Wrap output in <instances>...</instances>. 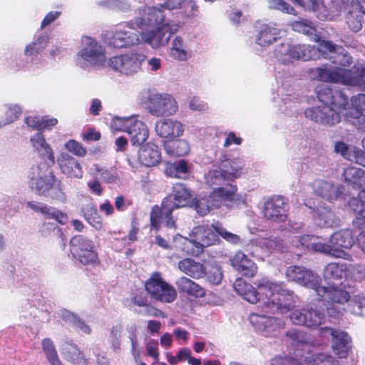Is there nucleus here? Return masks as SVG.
Here are the masks:
<instances>
[{
    "label": "nucleus",
    "mask_w": 365,
    "mask_h": 365,
    "mask_svg": "<svg viewBox=\"0 0 365 365\" xmlns=\"http://www.w3.org/2000/svg\"><path fill=\"white\" fill-rule=\"evenodd\" d=\"M289 319L294 324L315 328L324 321L325 315L322 310L309 304L302 309L293 310L289 314Z\"/></svg>",
    "instance_id": "14"
},
{
    "label": "nucleus",
    "mask_w": 365,
    "mask_h": 365,
    "mask_svg": "<svg viewBox=\"0 0 365 365\" xmlns=\"http://www.w3.org/2000/svg\"><path fill=\"white\" fill-rule=\"evenodd\" d=\"M231 264L237 272L248 277H254L257 272V264L241 251L236 252L231 259Z\"/></svg>",
    "instance_id": "26"
},
{
    "label": "nucleus",
    "mask_w": 365,
    "mask_h": 365,
    "mask_svg": "<svg viewBox=\"0 0 365 365\" xmlns=\"http://www.w3.org/2000/svg\"><path fill=\"white\" fill-rule=\"evenodd\" d=\"M148 108L153 115L171 116L178 111V103L170 94L156 93L149 96Z\"/></svg>",
    "instance_id": "12"
},
{
    "label": "nucleus",
    "mask_w": 365,
    "mask_h": 365,
    "mask_svg": "<svg viewBox=\"0 0 365 365\" xmlns=\"http://www.w3.org/2000/svg\"><path fill=\"white\" fill-rule=\"evenodd\" d=\"M65 148L71 153L80 157H83L86 154V150L77 141L70 140L65 143Z\"/></svg>",
    "instance_id": "61"
},
{
    "label": "nucleus",
    "mask_w": 365,
    "mask_h": 365,
    "mask_svg": "<svg viewBox=\"0 0 365 365\" xmlns=\"http://www.w3.org/2000/svg\"><path fill=\"white\" fill-rule=\"evenodd\" d=\"M106 6L111 9L126 11L130 9L129 4L125 0H108Z\"/></svg>",
    "instance_id": "64"
},
{
    "label": "nucleus",
    "mask_w": 365,
    "mask_h": 365,
    "mask_svg": "<svg viewBox=\"0 0 365 365\" xmlns=\"http://www.w3.org/2000/svg\"><path fill=\"white\" fill-rule=\"evenodd\" d=\"M173 169L175 172V176L178 178H180L182 175H187L189 172V167L187 162L185 160H180L173 164L170 170ZM169 168L167 169V172H168Z\"/></svg>",
    "instance_id": "63"
},
{
    "label": "nucleus",
    "mask_w": 365,
    "mask_h": 365,
    "mask_svg": "<svg viewBox=\"0 0 365 365\" xmlns=\"http://www.w3.org/2000/svg\"><path fill=\"white\" fill-rule=\"evenodd\" d=\"M83 48L76 58V64L86 68L90 66H99L106 62L104 48L96 40L86 36L82 39Z\"/></svg>",
    "instance_id": "8"
},
{
    "label": "nucleus",
    "mask_w": 365,
    "mask_h": 365,
    "mask_svg": "<svg viewBox=\"0 0 365 365\" xmlns=\"http://www.w3.org/2000/svg\"><path fill=\"white\" fill-rule=\"evenodd\" d=\"M170 56L178 61H187L192 56L190 50L180 36L175 37L172 42Z\"/></svg>",
    "instance_id": "38"
},
{
    "label": "nucleus",
    "mask_w": 365,
    "mask_h": 365,
    "mask_svg": "<svg viewBox=\"0 0 365 365\" xmlns=\"http://www.w3.org/2000/svg\"><path fill=\"white\" fill-rule=\"evenodd\" d=\"M320 281L321 279L317 274L309 269H307V272L305 273V277L303 282L301 283V285L314 289L317 294L318 289L322 287L320 285Z\"/></svg>",
    "instance_id": "51"
},
{
    "label": "nucleus",
    "mask_w": 365,
    "mask_h": 365,
    "mask_svg": "<svg viewBox=\"0 0 365 365\" xmlns=\"http://www.w3.org/2000/svg\"><path fill=\"white\" fill-rule=\"evenodd\" d=\"M175 284L180 292L187 295L195 297H202L205 295V291L201 286L186 277H180Z\"/></svg>",
    "instance_id": "33"
},
{
    "label": "nucleus",
    "mask_w": 365,
    "mask_h": 365,
    "mask_svg": "<svg viewBox=\"0 0 365 365\" xmlns=\"http://www.w3.org/2000/svg\"><path fill=\"white\" fill-rule=\"evenodd\" d=\"M343 175L344 180L354 187H358L361 180L365 175V171L355 167H348L344 169Z\"/></svg>",
    "instance_id": "42"
},
{
    "label": "nucleus",
    "mask_w": 365,
    "mask_h": 365,
    "mask_svg": "<svg viewBox=\"0 0 365 365\" xmlns=\"http://www.w3.org/2000/svg\"><path fill=\"white\" fill-rule=\"evenodd\" d=\"M337 13L346 11V22L354 32L362 29V21L365 16V0H340L334 4Z\"/></svg>",
    "instance_id": "9"
},
{
    "label": "nucleus",
    "mask_w": 365,
    "mask_h": 365,
    "mask_svg": "<svg viewBox=\"0 0 365 365\" xmlns=\"http://www.w3.org/2000/svg\"><path fill=\"white\" fill-rule=\"evenodd\" d=\"M31 175L30 187L37 195L45 196L55 180V175L49 170L43 173L39 166L33 168Z\"/></svg>",
    "instance_id": "18"
},
{
    "label": "nucleus",
    "mask_w": 365,
    "mask_h": 365,
    "mask_svg": "<svg viewBox=\"0 0 365 365\" xmlns=\"http://www.w3.org/2000/svg\"><path fill=\"white\" fill-rule=\"evenodd\" d=\"M351 312L356 315L365 316V298L362 296H354L351 302Z\"/></svg>",
    "instance_id": "58"
},
{
    "label": "nucleus",
    "mask_w": 365,
    "mask_h": 365,
    "mask_svg": "<svg viewBox=\"0 0 365 365\" xmlns=\"http://www.w3.org/2000/svg\"><path fill=\"white\" fill-rule=\"evenodd\" d=\"M319 334L322 339L331 340L332 350L339 358L344 359L348 356L351 349V338L346 332L324 327L319 329Z\"/></svg>",
    "instance_id": "13"
},
{
    "label": "nucleus",
    "mask_w": 365,
    "mask_h": 365,
    "mask_svg": "<svg viewBox=\"0 0 365 365\" xmlns=\"http://www.w3.org/2000/svg\"><path fill=\"white\" fill-rule=\"evenodd\" d=\"M215 208L212 205V197L210 195L205 198L200 199L197 201L195 209L201 215H207L211 209Z\"/></svg>",
    "instance_id": "59"
},
{
    "label": "nucleus",
    "mask_w": 365,
    "mask_h": 365,
    "mask_svg": "<svg viewBox=\"0 0 365 365\" xmlns=\"http://www.w3.org/2000/svg\"><path fill=\"white\" fill-rule=\"evenodd\" d=\"M334 152L340 154L346 159L355 162L357 163V160L363 150L355 147H349L346 143L343 141H336L334 144Z\"/></svg>",
    "instance_id": "40"
},
{
    "label": "nucleus",
    "mask_w": 365,
    "mask_h": 365,
    "mask_svg": "<svg viewBox=\"0 0 365 365\" xmlns=\"http://www.w3.org/2000/svg\"><path fill=\"white\" fill-rule=\"evenodd\" d=\"M48 38L46 36H40L26 47L25 53L28 56L37 54L46 48Z\"/></svg>",
    "instance_id": "49"
},
{
    "label": "nucleus",
    "mask_w": 365,
    "mask_h": 365,
    "mask_svg": "<svg viewBox=\"0 0 365 365\" xmlns=\"http://www.w3.org/2000/svg\"><path fill=\"white\" fill-rule=\"evenodd\" d=\"M307 356L304 357V361H307ZM302 360L303 359H301L300 361H299L291 356H279L272 359L269 364L266 365H302Z\"/></svg>",
    "instance_id": "55"
},
{
    "label": "nucleus",
    "mask_w": 365,
    "mask_h": 365,
    "mask_svg": "<svg viewBox=\"0 0 365 365\" xmlns=\"http://www.w3.org/2000/svg\"><path fill=\"white\" fill-rule=\"evenodd\" d=\"M41 345L43 351L51 365H62L58 357L54 344L50 339L46 338L43 339Z\"/></svg>",
    "instance_id": "44"
},
{
    "label": "nucleus",
    "mask_w": 365,
    "mask_h": 365,
    "mask_svg": "<svg viewBox=\"0 0 365 365\" xmlns=\"http://www.w3.org/2000/svg\"><path fill=\"white\" fill-rule=\"evenodd\" d=\"M347 266L345 263H329L324 269L323 277L327 284L331 281L341 279L346 274Z\"/></svg>",
    "instance_id": "36"
},
{
    "label": "nucleus",
    "mask_w": 365,
    "mask_h": 365,
    "mask_svg": "<svg viewBox=\"0 0 365 365\" xmlns=\"http://www.w3.org/2000/svg\"><path fill=\"white\" fill-rule=\"evenodd\" d=\"M316 73L320 81L339 83L346 86H365V64L357 62L351 69L339 67L329 68L323 66L317 68Z\"/></svg>",
    "instance_id": "7"
},
{
    "label": "nucleus",
    "mask_w": 365,
    "mask_h": 365,
    "mask_svg": "<svg viewBox=\"0 0 365 365\" xmlns=\"http://www.w3.org/2000/svg\"><path fill=\"white\" fill-rule=\"evenodd\" d=\"M311 250L314 252H322L328 255H331L334 257L333 251H337L335 249H332L331 244L328 242V243H323L319 241V238L317 237H315L312 245ZM336 253L339 254L340 252H336Z\"/></svg>",
    "instance_id": "57"
},
{
    "label": "nucleus",
    "mask_w": 365,
    "mask_h": 365,
    "mask_svg": "<svg viewBox=\"0 0 365 365\" xmlns=\"http://www.w3.org/2000/svg\"><path fill=\"white\" fill-rule=\"evenodd\" d=\"M62 317L64 321L72 324L75 328L78 329L83 333L87 334H91V329L89 326L85 324L83 321L76 317L71 312L68 311H64L62 314Z\"/></svg>",
    "instance_id": "48"
},
{
    "label": "nucleus",
    "mask_w": 365,
    "mask_h": 365,
    "mask_svg": "<svg viewBox=\"0 0 365 365\" xmlns=\"http://www.w3.org/2000/svg\"><path fill=\"white\" fill-rule=\"evenodd\" d=\"M319 105L307 108L305 116L320 125L332 127L341 121V113L347 110L348 97L341 91H333L329 86L317 91Z\"/></svg>",
    "instance_id": "5"
},
{
    "label": "nucleus",
    "mask_w": 365,
    "mask_h": 365,
    "mask_svg": "<svg viewBox=\"0 0 365 365\" xmlns=\"http://www.w3.org/2000/svg\"><path fill=\"white\" fill-rule=\"evenodd\" d=\"M5 118L0 120V126L5 125L16 120L21 113V109L18 105H6L4 106Z\"/></svg>",
    "instance_id": "50"
},
{
    "label": "nucleus",
    "mask_w": 365,
    "mask_h": 365,
    "mask_svg": "<svg viewBox=\"0 0 365 365\" xmlns=\"http://www.w3.org/2000/svg\"><path fill=\"white\" fill-rule=\"evenodd\" d=\"M45 196L49 197L51 199L56 200L62 202H66L67 199V195L63 190V185L62 182L60 180H58L56 178L52 183L51 189H49V191Z\"/></svg>",
    "instance_id": "46"
},
{
    "label": "nucleus",
    "mask_w": 365,
    "mask_h": 365,
    "mask_svg": "<svg viewBox=\"0 0 365 365\" xmlns=\"http://www.w3.org/2000/svg\"><path fill=\"white\" fill-rule=\"evenodd\" d=\"M281 31L273 24H262L256 36V42L261 46L272 44L280 38Z\"/></svg>",
    "instance_id": "28"
},
{
    "label": "nucleus",
    "mask_w": 365,
    "mask_h": 365,
    "mask_svg": "<svg viewBox=\"0 0 365 365\" xmlns=\"http://www.w3.org/2000/svg\"><path fill=\"white\" fill-rule=\"evenodd\" d=\"M138 160L146 167L158 165L161 160V153L158 146L151 143L142 146L138 151Z\"/></svg>",
    "instance_id": "27"
},
{
    "label": "nucleus",
    "mask_w": 365,
    "mask_h": 365,
    "mask_svg": "<svg viewBox=\"0 0 365 365\" xmlns=\"http://www.w3.org/2000/svg\"><path fill=\"white\" fill-rule=\"evenodd\" d=\"M71 251L94 250V243L92 240L83 235H76L70 241Z\"/></svg>",
    "instance_id": "45"
},
{
    "label": "nucleus",
    "mask_w": 365,
    "mask_h": 365,
    "mask_svg": "<svg viewBox=\"0 0 365 365\" xmlns=\"http://www.w3.org/2000/svg\"><path fill=\"white\" fill-rule=\"evenodd\" d=\"M292 26L294 31L301 32L307 35H312L314 32V29L310 22L296 21L292 24Z\"/></svg>",
    "instance_id": "60"
},
{
    "label": "nucleus",
    "mask_w": 365,
    "mask_h": 365,
    "mask_svg": "<svg viewBox=\"0 0 365 365\" xmlns=\"http://www.w3.org/2000/svg\"><path fill=\"white\" fill-rule=\"evenodd\" d=\"M351 105L347 108V110L344 113V118L346 120H353L364 115L365 112V93H359L354 96L350 100Z\"/></svg>",
    "instance_id": "32"
},
{
    "label": "nucleus",
    "mask_w": 365,
    "mask_h": 365,
    "mask_svg": "<svg viewBox=\"0 0 365 365\" xmlns=\"http://www.w3.org/2000/svg\"><path fill=\"white\" fill-rule=\"evenodd\" d=\"M192 200V194L184 184L176 183L173 185V193L163 199L164 212L168 213L175 210L187 206Z\"/></svg>",
    "instance_id": "16"
},
{
    "label": "nucleus",
    "mask_w": 365,
    "mask_h": 365,
    "mask_svg": "<svg viewBox=\"0 0 365 365\" xmlns=\"http://www.w3.org/2000/svg\"><path fill=\"white\" fill-rule=\"evenodd\" d=\"M30 143L32 148L40 155L48 158L51 163H55V157L53 149L46 142V138L42 133L38 132L30 138Z\"/></svg>",
    "instance_id": "29"
},
{
    "label": "nucleus",
    "mask_w": 365,
    "mask_h": 365,
    "mask_svg": "<svg viewBox=\"0 0 365 365\" xmlns=\"http://www.w3.org/2000/svg\"><path fill=\"white\" fill-rule=\"evenodd\" d=\"M173 210H170L168 213L164 212L163 202H162L161 207L155 205L150 215L151 228L158 230L160 225L164 223L166 227L175 230L176 228L175 220L172 216Z\"/></svg>",
    "instance_id": "25"
},
{
    "label": "nucleus",
    "mask_w": 365,
    "mask_h": 365,
    "mask_svg": "<svg viewBox=\"0 0 365 365\" xmlns=\"http://www.w3.org/2000/svg\"><path fill=\"white\" fill-rule=\"evenodd\" d=\"M233 287L239 295L251 304L265 299L263 302L264 309L272 312L286 314L296 304L293 292L286 289L282 283L262 279L257 284L255 288L243 279L237 278Z\"/></svg>",
    "instance_id": "2"
},
{
    "label": "nucleus",
    "mask_w": 365,
    "mask_h": 365,
    "mask_svg": "<svg viewBox=\"0 0 365 365\" xmlns=\"http://www.w3.org/2000/svg\"><path fill=\"white\" fill-rule=\"evenodd\" d=\"M183 0H165L160 6H145L138 16L106 34L108 43L117 48H128L147 43L153 48L165 46L176 31L166 17L165 9L180 8Z\"/></svg>",
    "instance_id": "1"
},
{
    "label": "nucleus",
    "mask_w": 365,
    "mask_h": 365,
    "mask_svg": "<svg viewBox=\"0 0 365 365\" xmlns=\"http://www.w3.org/2000/svg\"><path fill=\"white\" fill-rule=\"evenodd\" d=\"M145 286L153 298L162 302L171 303L177 297L175 289L167 283L158 272L153 273Z\"/></svg>",
    "instance_id": "11"
},
{
    "label": "nucleus",
    "mask_w": 365,
    "mask_h": 365,
    "mask_svg": "<svg viewBox=\"0 0 365 365\" xmlns=\"http://www.w3.org/2000/svg\"><path fill=\"white\" fill-rule=\"evenodd\" d=\"M312 187L316 195L329 202L336 200L342 192L339 185L324 180H314Z\"/></svg>",
    "instance_id": "23"
},
{
    "label": "nucleus",
    "mask_w": 365,
    "mask_h": 365,
    "mask_svg": "<svg viewBox=\"0 0 365 365\" xmlns=\"http://www.w3.org/2000/svg\"><path fill=\"white\" fill-rule=\"evenodd\" d=\"M307 365H340L339 361L332 356L324 354L315 356L312 360L307 361Z\"/></svg>",
    "instance_id": "56"
},
{
    "label": "nucleus",
    "mask_w": 365,
    "mask_h": 365,
    "mask_svg": "<svg viewBox=\"0 0 365 365\" xmlns=\"http://www.w3.org/2000/svg\"><path fill=\"white\" fill-rule=\"evenodd\" d=\"M249 320L256 330L266 336L274 335L284 324L282 319L257 312L250 314Z\"/></svg>",
    "instance_id": "15"
},
{
    "label": "nucleus",
    "mask_w": 365,
    "mask_h": 365,
    "mask_svg": "<svg viewBox=\"0 0 365 365\" xmlns=\"http://www.w3.org/2000/svg\"><path fill=\"white\" fill-rule=\"evenodd\" d=\"M329 242L331 244V248L336 251H333L334 257L337 258H343L350 259L351 256L345 250L350 249L354 245V239L352 232L349 229L341 230L333 233L329 237Z\"/></svg>",
    "instance_id": "17"
},
{
    "label": "nucleus",
    "mask_w": 365,
    "mask_h": 365,
    "mask_svg": "<svg viewBox=\"0 0 365 365\" xmlns=\"http://www.w3.org/2000/svg\"><path fill=\"white\" fill-rule=\"evenodd\" d=\"M178 268L181 272L194 279H200L205 274V267L198 262L190 258H185L178 262Z\"/></svg>",
    "instance_id": "31"
},
{
    "label": "nucleus",
    "mask_w": 365,
    "mask_h": 365,
    "mask_svg": "<svg viewBox=\"0 0 365 365\" xmlns=\"http://www.w3.org/2000/svg\"><path fill=\"white\" fill-rule=\"evenodd\" d=\"M73 257L83 265L98 263L97 253L94 250L71 251Z\"/></svg>",
    "instance_id": "43"
},
{
    "label": "nucleus",
    "mask_w": 365,
    "mask_h": 365,
    "mask_svg": "<svg viewBox=\"0 0 365 365\" xmlns=\"http://www.w3.org/2000/svg\"><path fill=\"white\" fill-rule=\"evenodd\" d=\"M57 163L63 174L68 178L81 179L83 171L81 163L75 158L66 153H61L57 158Z\"/></svg>",
    "instance_id": "22"
},
{
    "label": "nucleus",
    "mask_w": 365,
    "mask_h": 365,
    "mask_svg": "<svg viewBox=\"0 0 365 365\" xmlns=\"http://www.w3.org/2000/svg\"><path fill=\"white\" fill-rule=\"evenodd\" d=\"M245 161L239 158H229L223 154L208 171L205 178L210 185H217L210 194L212 205L220 207L222 205L236 200L237 187L236 185L227 182L239 178L245 167Z\"/></svg>",
    "instance_id": "3"
},
{
    "label": "nucleus",
    "mask_w": 365,
    "mask_h": 365,
    "mask_svg": "<svg viewBox=\"0 0 365 365\" xmlns=\"http://www.w3.org/2000/svg\"><path fill=\"white\" fill-rule=\"evenodd\" d=\"M25 122L29 127L41 130L43 129H51L57 124L58 120L54 118L29 116L26 118Z\"/></svg>",
    "instance_id": "41"
},
{
    "label": "nucleus",
    "mask_w": 365,
    "mask_h": 365,
    "mask_svg": "<svg viewBox=\"0 0 365 365\" xmlns=\"http://www.w3.org/2000/svg\"><path fill=\"white\" fill-rule=\"evenodd\" d=\"M26 205L34 212L42 215L46 219L55 220L62 225H65L68 222V216L65 213L43 202L29 201L26 202Z\"/></svg>",
    "instance_id": "24"
},
{
    "label": "nucleus",
    "mask_w": 365,
    "mask_h": 365,
    "mask_svg": "<svg viewBox=\"0 0 365 365\" xmlns=\"http://www.w3.org/2000/svg\"><path fill=\"white\" fill-rule=\"evenodd\" d=\"M317 225L319 227H332L338 224V220L333 212L324 205L319 206L313 215Z\"/></svg>",
    "instance_id": "34"
},
{
    "label": "nucleus",
    "mask_w": 365,
    "mask_h": 365,
    "mask_svg": "<svg viewBox=\"0 0 365 365\" xmlns=\"http://www.w3.org/2000/svg\"><path fill=\"white\" fill-rule=\"evenodd\" d=\"M317 295L322 301L333 304H344L350 299L349 292L335 284L323 285L318 289Z\"/></svg>",
    "instance_id": "21"
},
{
    "label": "nucleus",
    "mask_w": 365,
    "mask_h": 365,
    "mask_svg": "<svg viewBox=\"0 0 365 365\" xmlns=\"http://www.w3.org/2000/svg\"><path fill=\"white\" fill-rule=\"evenodd\" d=\"M269 8L289 14H296L295 9L284 0H267Z\"/></svg>",
    "instance_id": "54"
},
{
    "label": "nucleus",
    "mask_w": 365,
    "mask_h": 365,
    "mask_svg": "<svg viewBox=\"0 0 365 365\" xmlns=\"http://www.w3.org/2000/svg\"><path fill=\"white\" fill-rule=\"evenodd\" d=\"M135 118L136 116H115L111 120L110 127L114 130L127 133L129 129V127L132 125Z\"/></svg>",
    "instance_id": "47"
},
{
    "label": "nucleus",
    "mask_w": 365,
    "mask_h": 365,
    "mask_svg": "<svg viewBox=\"0 0 365 365\" xmlns=\"http://www.w3.org/2000/svg\"><path fill=\"white\" fill-rule=\"evenodd\" d=\"M163 146L166 153L170 156H185L190 151V144L184 139L166 141Z\"/></svg>",
    "instance_id": "35"
},
{
    "label": "nucleus",
    "mask_w": 365,
    "mask_h": 365,
    "mask_svg": "<svg viewBox=\"0 0 365 365\" xmlns=\"http://www.w3.org/2000/svg\"><path fill=\"white\" fill-rule=\"evenodd\" d=\"M220 235L226 241L237 244L240 238L238 235L228 232L220 224L215 225H202L195 227L189 234V237L176 235L173 237L175 247L187 255L198 256L204 248L214 245Z\"/></svg>",
    "instance_id": "6"
},
{
    "label": "nucleus",
    "mask_w": 365,
    "mask_h": 365,
    "mask_svg": "<svg viewBox=\"0 0 365 365\" xmlns=\"http://www.w3.org/2000/svg\"><path fill=\"white\" fill-rule=\"evenodd\" d=\"M96 172V178H101L103 181L107 183L115 182L118 179L116 173L111 170L97 168Z\"/></svg>",
    "instance_id": "62"
},
{
    "label": "nucleus",
    "mask_w": 365,
    "mask_h": 365,
    "mask_svg": "<svg viewBox=\"0 0 365 365\" xmlns=\"http://www.w3.org/2000/svg\"><path fill=\"white\" fill-rule=\"evenodd\" d=\"M127 133L130 135V142L134 146L143 144L148 138L149 132L146 125L136 117L133 123L129 127Z\"/></svg>",
    "instance_id": "30"
},
{
    "label": "nucleus",
    "mask_w": 365,
    "mask_h": 365,
    "mask_svg": "<svg viewBox=\"0 0 365 365\" xmlns=\"http://www.w3.org/2000/svg\"><path fill=\"white\" fill-rule=\"evenodd\" d=\"M145 58L146 56L141 53H126L111 57L108 65L115 72L130 76L140 71L142 63Z\"/></svg>",
    "instance_id": "10"
},
{
    "label": "nucleus",
    "mask_w": 365,
    "mask_h": 365,
    "mask_svg": "<svg viewBox=\"0 0 365 365\" xmlns=\"http://www.w3.org/2000/svg\"><path fill=\"white\" fill-rule=\"evenodd\" d=\"M350 209L356 215L353 223L356 227L365 225V199L359 195L357 198L353 197L349 202Z\"/></svg>",
    "instance_id": "37"
},
{
    "label": "nucleus",
    "mask_w": 365,
    "mask_h": 365,
    "mask_svg": "<svg viewBox=\"0 0 365 365\" xmlns=\"http://www.w3.org/2000/svg\"><path fill=\"white\" fill-rule=\"evenodd\" d=\"M287 205L283 197L274 196L264 203L262 210L264 218L273 222H284L286 220Z\"/></svg>",
    "instance_id": "19"
},
{
    "label": "nucleus",
    "mask_w": 365,
    "mask_h": 365,
    "mask_svg": "<svg viewBox=\"0 0 365 365\" xmlns=\"http://www.w3.org/2000/svg\"><path fill=\"white\" fill-rule=\"evenodd\" d=\"M253 242L266 254L283 250V241L278 237H258Z\"/></svg>",
    "instance_id": "39"
},
{
    "label": "nucleus",
    "mask_w": 365,
    "mask_h": 365,
    "mask_svg": "<svg viewBox=\"0 0 365 365\" xmlns=\"http://www.w3.org/2000/svg\"><path fill=\"white\" fill-rule=\"evenodd\" d=\"M184 130L183 124L173 118L158 120L155 126L157 135L166 139H173L182 135Z\"/></svg>",
    "instance_id": "20"
},
{
    "label": "nucleus",
    "mask_w": 365,
    "mask_h": 365,
    "mask_svg": "<svg viewBox=\"0 0 365 365\" xmlns=\"http://www.w3.org/2000/svg\"><path fill=\"white\" fill-rule=\"evenodd\" d=\"M61 354L68 361H78L81 359L79 349L72 344H63L61 347Z\"/></svg>",
    "instance_id": "53"
},
{
    "label": "nucleus",
    "mask_w": 365,
    "mask_h": 365,
    "mask_svg": "<svg viewBox=\"0 0 365 365\" xmlns=\"http://www.w3.org/2000/svg\"><path fill=\"white\" fill-rule=\"evenodd\" d=\"M307 271V269L303 267L290 266L287 269L286 276L289 280L301 284L305 277Z\"/></svg>",
    "instance_id": "52"
},
{
    "label": "nucleus",
    "mask_w": 365,
    "mask_h": 365,
    "mask_svg": "<svg viewBox=\"0 0 365 365\" xmlns=\"http://www.w3.org/2000/svg\"><path fill=\"white\" fill-rule=\"evenodd\" d=\"M328 51L334 58L333 62L344 67L351 65L352 57L341 47L332 43L331 41H322L319 47L305 44L292 45L289 42H283L278 45L274 50V56L279 62L289 64L294 60L309 61L321 58H327L324 53Z\"/></svg>",
    "instance_id": "4"
}]
</instances>
